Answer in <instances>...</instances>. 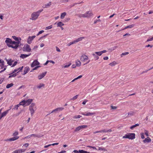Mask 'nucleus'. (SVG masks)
I'll use <instances>...</instances> for the list:
<instances>
[{
    "instance_id": "f257e3e1",
    "label": "nucleus",
    "mask_w": 153,
    "mask_h": 153,
    "mask_svg": "<svg viewBox=\"0 0 153 153\" xmlns=\"http://www.w3.org/2000/svg\"><path fill=\"white\" fill-rule=\"evenodd\" d=\"M43 9L37 11L33 12L31 15L30 19L35 20L37 19L40 15V13L43 11Z\"/></svg>"
},
{
    "instance_id": "f03ea898",
    "label": "nucleus",
    "mask_w": 153,
    "mask_h": 153,
    "mask_svg": "<svg viewBox=\"0 0 153 153\" xmlns=\"http://www.w3.org/2000/svg\"><path fill=\"white\" fill-rule=\"evenodd\" d=\"M80 59L83 62H86V64L89 63L90 62L88 57L85 54H83L80 57Z\"/></svg>"
},
{
    "instance_id": "7ed1b4c3",
    "label": "nucleus",
    "mask_w": 153,
    "mask_h": 153,
    "mask_svg": "<svg viewBox=\"0 0 153 153\" xmlns=\"http://www.w3.org/2000/svg\"><path fill=\"white\" fill-rule=\"evenodd\" d=\"M93 15V14L91 11H88L84 14H80L79 16L80 17L89 18Z\"/></svg>"
},
{
    "instance_id": "20e7f679",
    "label": "nucleus",
    "mask_w": 153,
    "mask_h": 153,
    "mask_svg": "<svg viewBox=\"0 0 153 153\" xmlns=\"http://www.w3.org/2000/svg\"><path fill=\"white\" fill-rule=\"evenodd\" d=\"M36 106L35 103H32L29 107V110L30 111L31 115L32 116L36 110Z\"/></svg>"
},
{
    "instance_id": "39448f33",
    "label": "nucleus",
    "mask_w": 153,
    "mask_h": 153,
    "mask_svg": "<svg viewBox=\"0 0 153 153\" xmlns=\"http://www.w3.org/2000/svg\"><path fill=\"white\" fill-rule=\"evenodd\" d=\"M20 42L18 41V42H15L13 41L12 43L9 45V47L12 48L14 49H17L19 46Z\"/></svg>"
},
{
    "instance_id": "423d86ee",
    "label": "nucleus",
    "mask_w": 153,
    "mask_h": 153,
    "mask_svg": "<svg viewBox=\"0 0 153 153\" xmlns=\"http://www.w3.org/2000/svg\"><path fill=\"white\" fill-rule=\"evenodd\" d=\"M23 51L27 52H30L31 51V49L30 46L28 44H25L23 47Z\"/></svg>"
},
{
    "instance_id": "0eeeda50",
    "label": "nucleus",
    "mask_w": 153,
    "mask_h": 153,
    "mask_svg": "<svg viewBox=\"0 0 153 153\" xmlns=\"http://www.w3.org/2000/svg\"><path fill=\"white\" fill-rule=\"evenodd\" d=\"M88 127V126L85 125H83L79 126L77 127L74 130L75 132L79 131L81 129H83L85 128H86Z\"/></svg>"
},
{
    "instance_id": "6e6552de",
    "label": "nucleus",
    "mask_w": 153,
    "mask_h": 153,
    "mask_svg": "<svg viewBox=\"0 0 153 153\" xmlns=\"http://www.w3.org/2000/svg\"><path fill=\"white\" fill-rule=\"evenodd\" d=\"M64 109V108L63 107H59L56 108V109L53 110L51 113H49L47 115L53 112L57 113L58 112H59L61 111H62Z\"/></svg>"
},
{
    "instance_id": "1a4fd4ad",
    "label": "nucleus",
    "mask_w": 153,
    "mask_h": 153,
    "mask_svg": "<svg viewBox=\"0 0 153 153\" xmlns=\"http://www.w3.org/2000/svg\"><path fill=\"white\" fill-rule=\"evenodd\" d=\"M36 37L35 36H29L27 39V43L28 44H31L32 41Z\"/></svg>"
},
{
    "instance_id": "9d476101",
    "label": "nucleus",
    "mask_w": 153,
    "mask_h": 153,
    "mask_svg": "<svg viewBox=\"0 0 153 153\" xmlns=\"http://www.w3.org/2000/svg\"><path fill=\"white\" fill-rule=\"evenodd\" d=\"M13 41L12 40L9 38H7L5 41V42L6 43L7 46L9 47V45L11 44Z\"/></svg>"
},
{
    "instance_id": "9b49d317",
    "label": "nucleus",
    "mask_w": 153,
    "mask_h": 153,
    "mask_svg": "<svg viewBox=\"0 0 153 153\" xmlns=\"http://www.w3.org/2000/svg\"><path fill=\"white\" fill-rule=\"evenodd\" d=\"M39 65V62L36 60H35L33 61L31 65V67H33L36 66H38Z\"/></svg>"
},
{
    "instance_id": "f8f14e48",
    "label": "nucleus",
    "mask_w": 153,
    "mask_h": 153,
    "mask_svg": "<svg viewBox=\"0 0 153 153\" xmlns=\"http://www.w3.org/2000/svg\"><path fill=\"white\" fill-rule=\"evenodd\" d=\"M128 136V139L133 140L135 138V134L133 133H129Z\"/></svg>"
},
{
    "instance_id": "ddd939ff",
    "label": "nucleus",
    "mask_w": 153,
    "mask_h": 153,
    "mask_svg": "<svg viewBox=\"0 0 153 153\" xmlns=\"http://www.w3.org/2000/svg\"><path fill=\"white\" fill-rule=\"evenodd\" d=\"M73 152L75 153H90V152L82 150H79V151L74 150Z\"/></svg>"
},
{
    "instance_id": "4468645a",
    "label": "nucleus",
    "mask_w": 153,
    "mask_h": 153,
    "mask_svg": "<svg viewBox=\"0 0 153 153\" xmlns=\"http://www.w3.org/2000/svg\"><path fill=\"white\" fill-rule=\"evenodd\" d=\"M47 72H43L42 74L38 75V78L40 80L42 79L46 75Z\"/></svg>"
},
{
    "instance_id": "2eb2a0df",
    "label": "nucleus",
    "mask_w": 153,
    "mask_h": 153,
    "mask_svg": "<svg viewBox=\"0 0 153 153\" xmlns=\"http://www.w3.org/2000/svg\"><path fill=\"white\" fill-rule=\"evenodd\" d=\"M19 137V136L14 137L9 139H7L6 140V141H13L18 139Z\"/></svg>"
},
{
    "instance_id": "dca6fc26",
    "label": "nucleus",
    "mask_w": 153,
    "mask_h": 153,
    "mask_svg": "<svg viewBox=\"0 0 153 153\" xmlns=\"http://www.w3.org/2000/svg\"><path fill=\"white\" fill-rule=\"evenodd\" d=\"M83 115H84V116H91L93 115H94L95 114V113H91L89 112H85V113H82L81 114Z\"/></svg>"
},
{
    "instance_id": "f3484780",
    "label": "nucleus",
    "mask_w": 153,
    "mask_h": 153,
    "mask_svg": "<svg viewBox=\"0 0 153 153\" xmlns=\"http://www.w3.org/2000/svg\"><path fill=\"white\" fill-rule=\"evenodd\" d=\"M33 100V99H29L27 100H25L26 106L29 105L32 102Z\"/></svg>"
},
{
    "instance_id": "a211bd4d",
    "label": "nucleus",
    "mask_w": 153,
    "mask_h": 153,
    "mask_svg": "<svg viewBox=\"0 0 153 153\" xmlns=\"http://www.w3.org/2000/svg\"><path fill=\"white\" fill-rule=\"evenodd\" d=\"M9 111V110H8L3 112L0 115V119H1L2 117L5 116L8 113Z\"/></svg>"
},
{
    "instance_id": "6ab92c4d",
    "label": "nucleus",
    "mask_w": 153,
    "mask_h": 153,
    "mask_svg": "<svg viewBox=\"0 0 153 153\" xmlns=\"http://www.w3.org/2000/svg\"><path fill=\"white\" fill-rule=\"evenodd\" d=\"M31 137H40L43 136L42 134H31Z\"/></svg>"
},
{
    "instance_id": "aec40b11",
    "label": "nucleus",
    "mask_w": 153,
    "mask_h": 153,
    "mask_svg": "<svg viewBox=\"0 0 153 153\" xmlns=\"http://www.w3.org/2000/svg\"><path fill=\"white\" fill-rule=\"evenodd\" d=\"M85 38L84 37H81L77 39H76L74 40V43L76 44V43H77L80 41H81L82 40V39H84Z\"/></svg>"
},
{
    "instance_id": "412c9836",
    "label": "nucleus",
    "mask_w": 153,
    "mask_h": 153,
    "mask_svg": "<svg viewBox=\"0 0 153 153\" xmlns=\"http://www.w3.org/2000/svg\"><path fill=\"white\" fill-rule=\"evenodd\" d=\"M51 5V2H49L48 3L45 4L43 6V7L44 8H47L49 7Z\"/></svg>"
},
{
    "instance_id": "4be33fe9",
    "label": "nucleus",
    "mask_w": 153,
    "mask_h": 153,
    "mask_svg": "<svg viewBox=\"0 0 153 153\" xmlns=\"http://www.w3.org/2000/svg\"><path fill=\"white\" fill-rule=\"evenodd\" d=\"M45 85V84L43 83H40L36 86V88L38 89H40L42 88H44Z\"/></svg>"
},
{
    "instance_id": "5701e85b",
    "label": "nucleus",
    "mask_w": 153,
    "mask_h": 153,
    "mask_svg": "<svg viewBox=\"0 0 153 153\" xmlns=\"http://www.w3.org/2000/svg\"><path fill=\"white\" fill-rule=\"evenodd\" d=\"M31 54V53H30L28 55L27 54H21V55L20 56V57L23 59L26 58L28 56H29Z\"/></svg>"
},
{
    "instance_id": "b1692460",
    "label": "nucleus",
    "mask_w": 153,
    "mask_h": 153,
    "mask_svg": "<svg viewBox=\"0 0 153 153\" xmlns=\"http://www.w3.org/2000/svg\"><path fill=\"white\" fill-rule=\"evenodd\" d=\"M151 141V139L149 137H147L145 138L143 140V142L144 143H149Z\"/></svg>"
},
{
    "instance_id": "393cba45",
    "label": "nucleus",
    "mask_w": 153,
    "mask_h": 153,
    "mask_svg": "<svg viewBox=\"0 0 153 153\" xmlns=\"http://www.w3.org/2000/svg\"><path fill=\"white\" fill-rule=\"evenodd\" d=\"M112 131V130L111 129H109L108 130H107L106 129H103L101 130L100 131V132H111Z\"/></svg>"
},
{
    "instance_id": "a878e982",
    "label": "nucleus",
    "mask_w": 153,
    "mask_h": 153,
    "mask_svg": "<svg viewBox=\"0 0 153 153\" xmlns=\"http://www.w3.org/2000/svg\"><path fill=\"white\" fill-rule=\"evenodd\" d=\"M29 70V68L28 67H26L24 69V71L23 75H25L26 74Z\"/></svg>"
},
{
    "instance_id": "bb28decb",
    "label": "nucleus",
    "mask_w": 153,
    "mask_h": 153,
    "mask_svg": "<svg viewBox=\"0 0 153 153\" xmlns=\"http://www.w3.org/2000/svg\"><path fill=\"white\" fill-rule=\"evenodd\" d=\"M5 60L9 65H12V62H13V61H11V59L8 60L7 59H5Z\"/></svg>"
},
{
    "instance_id": "cd10ccee",
    "label": "nucleus",
    "mask_w": 153,
    "mask_h": 153,
    "mask_svg": "<svg viewBox=\"0 0 153 153\" xmlns=\"http://www.w3.org/2000/svg\"><path fill=\"white\" fill-rule=\"evenodd\" d=\"M25 150L24 149H19L16 150L14 152L15 153H21L25 151Z\"/></svg>"
},
{
    "instance_id": "c85d7f7f",
    "label": "nucleus",
    "mask_w": 153,
    "mask_h": 153,
    "mask_svg": "<svg viewBox=\"0 0 153 153\" xmlns=\"http://www.w3.org/2000/svg\"><path fill=\"white\" fill-rule=\"evenodd\" d=\"M12 37L14 39H15L17 42L19 41L20 42V41L21 40V39L20 37L18 38L15 36H13Z\"/></svg>"
},
{
    "instance_id": "c756f323",
    "label": "nucleus",
    "mask_w": 153,
    "mask_h": 153,
    "mask_svg": "<svg viewBox=\"0 0 153 153\" xmlns=\"http://www.w3.org/2000/svg\"><path fill=\"white\" fill-rule=\"evenodd\" d=\"M134 25H133V24L131 25H129L126 26L124 29H122V30H124L127 29V28H131L134 27Z\"/></svg>"
},
{
    "instance_id": "7c9ffc66",
    "label": "nucleus",
    "mask_w": 153,
    "mask_h": 153,
    "mask_svg": "<svg viewBox=\"0 0 153 153\" xmlns=\"http://www.w3.org/2000/svg\"><path fill=\"white\" fill-rule=\"evenodd\" d=\"M76 66L79 67L81 65V62L79 60H77L76 61Z\"/></svg>"
},
{
    "instance_id": "2f4dec72",
    "label": "nucleus",
    "mask_w": 153,
    "mask_h": 153,
    "mask_svg": "<svg viewBox=\"0 0 153 153\" xmlns=\"http://www.w3.org/2000/svg\"><path fill=\"white\" fill-rule=\"evenodd\" d=\"M19 104L20 106L21 105H23V106H24V105L26 106V104H25V100H23L22 101L20 102H19Z\"/></svg>"
},
{
    "instance_id": "473e14b6",
    "label": "nucleus",
    "mask_w": 153,
    "mask_h": 153,
    "mask_svg": "<svg viewBox=\"0 0 153 153\" xmlns=\"http://www.w3.org/2000/svg\"><path fill=\"white\" fill-rule=\"evenodd\" d=\"M66 15V13L65 12H64L61 13L60 16V18L62 19H63Z\"/></svg>"
},
{
    "instance_id": "72a5a7b5",
    "label": "nucleus",
    "mask_w": 153,
    "mask_h": 153,
    "mask_svg": "<svg viewBox=\"0 0 153 153\" xmlns=\"http://www.w3.org/2000/svg\"><path fill=\"white\" fill-rule=\"evenodd\" d=\"M92 55L94 56V58L95 60H97L99 59V57L96 55L95 53L92 54Z\"/></svg>"
},
{
    "instance_id": "f704fd0d",
    "label": "nucleus",
    "mask_w": 153,
    "mask_h": 153,
    "mask_svg": "<svg viewBox=\"0 0 153 153\" xmlns=\"http://www.w3.org/2000/svg\"><path fill=\"white\" fill-rule=\"evenodd\" d=\"M117 64V63L115 61H113L111 63L109 64V65H111V66H113L116 64Z\"/></svg>"
},
{
    "instance_id": "c9c22d12",
    "label": "nucleus",
    "mask_w": 153,
    "mask_h": 153,
    "mask_svg": "<svg viewBox=\"0 0 153 153\" xmlns=\"http://www.w3.org/2000/svg\"><path fill=\"white\" fill-rule=\"evenodd\" d=\"M19 134V132H18L17 131H14L13 133V136L14 137H16Z\"/></svg>"
},
{
    "instance_id": "e433bc0d",
    "label": "nucleus",
    "mask_w": 153,
    "mask_h": 153,
    "mask_svg": "<svg viewBox=\"0 0 153 153\" xmlns=\"http://www.w3.org/2000/svg\"><path fill=\"white\" fill-rule=\"evenodd\" d=\"M19 106L20 105L19 104L15 105L14 106V107L13 108V110H17Z\"/></svg>"
},
{
    "instance_id": "4c0bfd02",
    "label": "nucleus",
    "mask_w": 153,
    "mask_h": 153,
    "mask_svg": "<svg viewBox=\"0 0 153 153\" xmlns=\"http://www.w3.org/2000/svg\"><path fill=\"white\" fill-rule=\"evenodd\" d=\"M13 85V84L12 83H11L10 84H8L6 86V88H10V87H12Z\"/></svg>"
},
{
    "instance_id": "58836bf2",
    "label": "nucleus",
    "mask_w": 153,
    "mask_h": 153,
    "mask_svg": "<svg viewBox=\"0 0 153 153\" xmlns=\"http://www.w3.org/2000/svg\"><path fill=\"white\" fill-rule=\"evenodd\" d=\"M10 76H9V78H10L12 77H15L16 75V73L14 74H9Z\"/></svg>"
},
{
    "instance_id": "ea45409f",
    "label": "nucleus",
    "mask_w": 153,
    "mask_h": 153,
    "mask_svg": "<svg viewBox=\"0 0 153 153\" xmlns=\"http://www.w3.org/2000/svg\"><path fill=\"white\" fill-rule=\"evenodd\" d=\"M57 27H61L62 26H63L64 24L61 22H59L57 24Z\"/></svg>"
},
{
    "instance_id": "a19ab883",
    "label": "nucleus",
    "mask_w": 153,
    "mask_h": 153,
    "mask_svg": "<svg viewBox=\"0 0 153 153\" xmlns=\"http://www.w3.org/2000/svg\"><path fill=\"white\" fill-rule=\"evenodd\" d=\"M71 65V63L70 62H69L68 63V64L67 65H65L63 67V68H67L69 67Z\"/></svg>"
},
{
    "instance_id": "79ce46f5",
    "label": "nucleus",
    "mask_w": 153,
    "mask_h": 153,
    "mask_svg": "<svg viewBox=\"0 0 153 153\" xmlns=\"http://www.w3.org/2000/svg\"><path fill=\"white\" fill-rule=\"evenodd\" d=\"M97 150H102V151H106V150L104 148L100 147H98V149H97Z\"/></svg>"
},
{
    "instance_id": "37998d69",
    "label": "nucleus",
    "mask_w": 153,
    "mask_h": 153,
    "mask_svg": "<svg viewBox=\"0 0 153 153\" xmlns=\"http://www.w3.org/2000/svg\"><path fill=\"white\" fill-rule=\"evenodd\" d=\"M95 54L99 56H100L102 54L101 51L99 52H95Z\"/></svg>"
},
{
    "instance_id": "c03bdc74",
    "label": "nucleus",
    "mask_w": 153,
    "mask_h": 153,
    "mask_svg": "<svg viewBox=\"0 0 153 153\" xmlns=\"http://www.w3.org/2000/svg\"><path fill=\"white\" fill-rule=\"evenodd\" d=\"M75 43H74V41H73L72 42H71L69 43H68V44H67V46H70L71 45H73V44H75Z\"/></svg>"
},
{
    "instance_id": "a18cd8bd",
    "label": "nucleus",
    "mask_w": 153,
    "mask_h": 153,
    "mask_svg": "<svg viewBox=\"0 0 153 153\" xmlns=\"http://www.w3.org/2000/svg\"><path fill=\"white\" fill-rule=\"evenodd\" d=\"M101 20L100 19H97L95 20L94 22V24H96L98 22H100Z\"/></svg>"
},
{
    "instance_id": "49530a36",
    "label": "nucleus",
    "mask_w": 153,
    "mask_h": 153,
    "mask_svg": "<svg viewBox=\"0 0 153 153\" xmlns=\"http://www.w3.org/2000/svg\"><path fill=\"white\" fill-rule=\"evenodd\" d=\"M52 27V25H50L46 27L45 29L46 30H49L51 29Z\"/></svg>"
},
{
    "instance_id": "de8ad7c7",
    "label": "nucleus",
    "mask_w": 153,
    "mask_h": 153,
    "mask_svg": "<svg viewBox=\"0 0 153 153\" xmlns=\"http://www.w3.org/2000/svg\"><path fill=\"white\" fill-rule=\"evenodd\" d=\"M81 117V116L80 115H78L77 116H75L73 117V118L74 119L79 118Z\"/></svg>"
},
{
    "instance_id": "09e8293b",
    "label": "nucleus",
    "mask_w": 153,
    "mask_h": 153,
    "mask_svg": "<svg viewBox=\"0 0 153 153\" xmlns=\"http://www.w3.org/2000/svg\"><path fill=\"white\" fill-rule=\"evenodd\" d=\"M0 63H1V65L2 66H4V62L3 60L0 59Z\"/></svg>"
},
{
    "instance_id": "8fccbe9b",
    "label": "nucleus",
    "mask_w": 153,
    "mask_h": 153,
    "mask_svg": "<svg viewBox=\"0 0 153 153\" xmlns=\"http://www.w3.org/2000/svg\"><path fill=\"white\" fill-rule=\"evenodd\" d=\"M78 97V95H76L73 98H71V100H75Z\"/></svg>"
},
{
    "instance_id": "3c124183",
    "label": "nucleus",
    "mask_w": 153,
    "mask_h": 153,
    "mask_svg": "<svg viewBox=\"0 0 153 153\" xmlns=\"http://www.w3.org/2000/svg\"><path fill=\"white\" fill-rule=\"evenodd\" d=\"M128 52H126L124 53H123L121 55V57H122L123 55H126L128 54Z\"/></svg>"
},
{
    "instance_id": "603ef678",
    "label": "nucleus",
    "mask_w": 153,
    "mask_h": 153,
    "mask_svg": "<svg viewBox=\"0 0 153 153\" xmlns=\"http://www.w3.org/2000/svg\"><path fill=\"white\" fill-rule=\"evenodd\" d=\"M153 40V37L151 38H149L146 41V42H149Z\"/></svg>"
},
{
    "instance_id": "864d4df0",
    "label": "nucleus",
    "mask_w": 153,
    "mask_h": 153,
    "mask_svg": "<svg viewBox=\"0 0 153 153\" xmlns=\"http://www.w3.org/2000/svg\"><path fill=\"white\" fill-rule=\"evenodd\" d=\"M140 135H141V137L142 139H143L145 138V137L144 136V134L143 133H141Z\"/></svg>"
},
{
    "instance_id": "5fc2aeb1",
    "label": "nucleus",
    "mask_w": 153,
    "mask_h": 153,
    "mask_svg": "<svg viewBox=\"0 0 153 153\" xmlns=\"http://www.w3.org/2000/svg\"><path fill=\"white\" fill-rule=\"evenodd\" d=\"M128 133L126 134L125 135V136H123V138H128Z\"/></svg>"
},
{
    "instance_id": "6e6d98bb",
    "label": "nucleus",
    "mask_w": 153,
    "mask_h": 153,
    "mask_svg": "<svg viewBox=\"0 0 153 153\" xmlns=\"http://www.w3.org/2000/svg\"><path fill=\"white\" fill-rule=\"evenodd\" d=\"M44 31L43 30H41L39 32L38 34H37V36H39L40 34H41L43 33Z\"/></svg>"
},
{
    "instance_id": "4d7b16f0",
    "label": "nucleus",
    "mask_w": 153,
    "mask_h": 153,
    "mask_svg": "<svg viewBox=\"0 0 153 153\" xmlns=\"http://www.w3.org/2000/svg\"><path fill=\"white\" fill-rule=\"evenodd\" d=\"M144 133L147 136H149L148 134V131L146 130H144Z\"/></svg>"
},
{
    "instance_id": "13d9d810",
    "label": "nucleus",
    "mask_w": 153,
    "mask_h": 153,
    "mask_svg": "<svg viewBox=\"0 0 153 153\" xmlns=\"http://www.w3.org/2000/svg\"><path fill=\"white\" fill-rule=\"evenodd\" d=\"M17 63V61L15 62L13 64V65L11 66V67H13L15 66V65H16Z\"/></svg>"
},
{
    "instance_id": "bf43d9fd",
    "label": "nucleus",
    "mask_w": 153,
    "mask_h": 153,
    "mask_svg": "<svg viewBox=\"0 0 153 153\" xmlns=\"http://www.w3.org/2000/svg\"><path fill=\"white\" fill-rule=\"evenodd\" d=\"M41 66H36V67H35L33 69V70H36L38 68L40 67Z\"/></svg>"
},
{
    "instance_id": "052dcab7",
    "label": "nucleus",
    "mask_w": 153,
    "mask_h": 153,
    "mask_svg": "<svg viewBox=\"0 0 153 153\" xmlns=\"http://www.w3.org/2000/svg\"><path fill=\"white\" fill-rule=\"evenodd\" d=\"M19 69L18 68L15 69L13 71L12 73V74H13V73H15V72L19 71Z\"/></svg>"
},
{
    "instance_id": "680f3d73",
    "label": "nucleus",
    "mask_w": 153,
    "mask_h": 153,
    "mask_svg": "<svg viewBox=\"0 0 153 153\" xmlns=\"http://www.w3.org/2000/svg\"><path fill=\"white\" fill-rule=\"evenodd\" d=\"M128 116H131L133 114V112H129L128 113Z\"/></svg>"
},
{
    "instance_id": "e2e57ef3",
    "label": "nucleus",
    "mask_w": 153,
    "mask_h": 153,
    "mask_svg": "<svg viewBox=\"0 0 153 153\" xmlns=\"http://www.w3.org/2000/svg\"><path fill=\"white\" fill-rule=\"evenodd\" d=\"M23 66H22L21 67H20V68H18V69H19V71L17 73H18L19 71H21L23 69Z\"/></svg>"
},
{
    "instance_id": "0e129e2a",
    "label": "nucleus",
    "mask_w": 153,
    "mask_h": 153,
    "mask_svg": "<svg viewBox=\"0 0 153 153\" xmlns=\"http://www.w3.org/2000/svg\"><path fill=\"white\" fill-rule=\"evenodd\" d=\"M111 107L112 109H115L117 108V107H116L115 106H113V105H111Z\"/></svg>"
},
{
    "instance_id": "69168bd1",
    "label": "nucleus",
    "mask_w": 153,
    "mask_h": 153,
    "mask_svg": "<svg viewBox=\"0 0 153 153\" xmlns=\"http://www.w3.org/2000/svg\"><path fill=\"white\" fill-rule=\"evenodd\" d=\"M29 146V144H28V143H25V144L23 145V146H25V147H27V146Z\"/></svg>"
},
{
    "instance_id": "338daca9",
    "label": "nucleus",
    "mask_w": 153,
    "mask_h": 153,
    "mask_svg": "<svg viewBox=\"0 0 153 153\" xmlns=\"http://www.w3.org/2000/svg\"><path fill=\"white\" fill-rule=\"evenodd\" d=\"M88 101V100H85L82 103V104L83 105L85 104L86 102Z\"/></svg>"
},
{
    "instance_id": "774afa93",
    "label": "nucleus",
    "mask_w": 153,
    "mask_h": 153,
    "mask_svg": "<svg viewBox=\"0 0 153 153\" xmlns=\"http://www.w3.org/2000/svg\"><path fill=\"white\" fill-rule=\"evenodd\" d=\"M20 113H21V112H19L16 114H15L13 115V116H14L15 117L17 116H18L19 115V114H20Z\"/></svg>"
}]
</instances>
